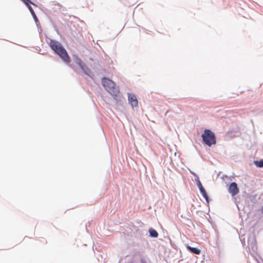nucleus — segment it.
<instances>
[{"mask_svg": "<svg viewBox=\"0 0 263 263\" xmlns=\"http://www.w3.org/2000/svg\"><path fill=\"white\" fill-rule=\"evenodd\" d=\"M50 46L54 52L66 63L70 62V58L68 55L66 50L58 42L51 40L49 43Z\"/></svg>", "mask_w": 263, "mask_h": 263, "instance_id": "1", "label": "nucleus"}, {"mask_svg": "<svg viewBox=\"0 0 263 263\" xmlns=\"http://www.w3.org/2000/svg\"><path fill=\"white\" fill-rule=\"evenodd\" d=\"M102 84L105 89L115 98L119 96L120 93L119 87L112 80L103 78L102 79Z\"/></svg>", "mask_w": 263, "mask_h": 263, "instance_id": "2", "label": "nucleus"}, {"mask_svg": "<svg viewBox=\"0 0 263 263\" xmlns=\"http://www.w3.org/2000/svg\"><path fill=\"white\" fill-rule=\"evenodd\" d=\"M201 137L204 143L208 146L210 147L216 143L215 134L210 129H205Z\"/></svg>", "mask_w": 263, "mask_h": 263, "instance_id": "3", "label": "nucleus"}, {"mask_svg": "<svg viewBox=\"0 0 263 263\" xmlns=\"http://www.w3.org/2000/svg\"><path fill=\"white\" fill-rule=\"evenodd\" d=\"M239 189L235 182H232L230 184L229 188V193L233 196L237 195L239 193Z\"/></svg>", "mask_w": 263, "mask_h": 263, "instance_id": "4", "label": "nucleus"}, {"mask_svg": "<svg viewBox=\"0 0 263 263\" xmlns=\"http://www.w3.org/2000/svg\"><path fill=\"white\" fill-rule=\"evenodd\" d=\"M128 100L129 103L133 107H137L138 105V101L136 96L132 93H128Z\"/></svg>", "mask_w": 263, "mask_h": 263, "instance_id": "5", "label": "nucleus"}, {"mask_svg": "<svg viewBox=\"0 0 263 263\" xmlns=\"http://www.w3.org/2000/svg\"><path fill=\"white\" fill-rule=\"evenodd\" d=\"M187 249L189 251H190L191 252L196 254H199L200 253V250L196 248H193L191 246H187Z\"/></svg>", "mask_w": 263, "mask_h": 263, "instance_id": "6", "label": "nucleus"}, {"mask_svg": "<svg viewBox=\"0 0 263 263\" xmlns=\"http://www.w3.org/2000/svg\"><path fill=\"white\" fill-rule=\"evenodd\" d=\"M149 232L150 236L152 237L156 238L158 236V232L153 228H150L149 229Z\"/></svg>", "mask_w": 263, "mask_h": 263, "instance_id": "7", "label": "nucleus"}, {"mask_svg": "<svg viewBox=\"0 0 263 263\" xmlns=\"http://www.w3.org/2000/svg\"><path fill=\"white\" fill-rule=\"evenodd\" d=\"M199 190H200L201 194L202 195L203 197L208 201V196L206 191L205 190L204 187H201L200 189H199Z\"/></svg>", "mask_w": 263, "mask_h": 263, "instance_id": "8", "label": "nucleus"}, {"mask_svg": "<svg viewBox=\"0 0 263 263\" xmlns=\"http://www.w3.org/2000/svg\"><path fill=\"white\" fill-rule=\"evenodd\" d=\"M76 62L82 69H83V65L84 64H83V62L82 61V60L80 59L77 58Z\"/></svg>", "mask_w": 263, "mask_h": 263, "instance_id": "9", "label": "nucleus"}, {"mask_svg": "<svg viewBox=\"0 0 263 263\" xmlns=\"http://www.w3.org/2000/svg\"><path fill=\"white\" fill-rule=\"evenodd\" d=\"M255 164L256 166L259 167H263V160H260L259 161H257L255 162Z\"/></svg>", "mask_w": 263, "mask_h": 263, "instance_id": "10", "label": "nucleus"}, {"mask_svg": "<svg viewBox=\"0 0 263 263\" xmlns=\"http://www.w3.org/2000/svg\"><path fill=\"white\" fill-rule=\"evenodd\" d=\"M197 185L199 189H200L201 187H203V186L199 179L197 180Z\"/></svg>", "mask_w": 263, "mask_h": 263, "instance_id": "11", "label": "nucleus"}, {"mask_svg": "<svg viewBox=\"0 0 263 263\" xmlns=\"http://www.w3.org/2000/svg\"><path fill=\"white\" fill-rule=\"evenodd\" d=\"M260 211H261V212L263 213V206H262V208H261Z\"/></svg>", "mask_w": 263, "mask_h": 263, "instance_id": "12", "label": "nucleus"}]
</instances>
